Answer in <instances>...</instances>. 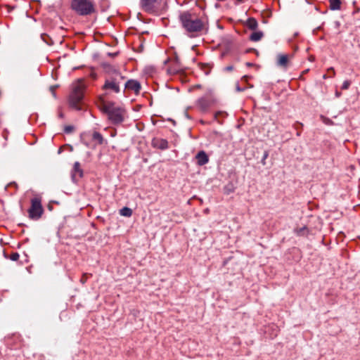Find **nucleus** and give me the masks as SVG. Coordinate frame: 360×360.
Returning <instances> with one entry per match:
<instances>
[{"instance_id":"c9c22d12","label":"nucleus","mask_w":360,"mask_h":360,"mask_svg":"<svg viewBox=\"0 0 360 360\" xmlns=\"http://www.w3.org/2000/svg\"><path fill=\"white\" fill-rule=\"evenodd\" d=\"M340 95H341V93H340V91H335V96H336V97H338H338H340Z\"/></svg>"},{"instance_id":"2eb2a0df","label":"nucleus","mask_w":360,"mask_h":360,"mask_svg":"<svg viewBox=\"0 0 360 360\" xmlns=\"http://www.w3.org/2000/svg\"><path fill=\"white\" fill-rule=\"evenodd\" d=\"M329 8L331 10H340L341 8L340 0H329Z\"/></svg>"},{"instance_id":"1a4fd4ad","label":"nucleus","mask_w":360,"mask_h":360,"mask_svg":"<svg viewBox=\"0 0 360 360\" xmlns=\"http://www.w3.org/2000/svg\"><path fill=\"white\" fill-rule=\"evenodd\" d=\"M125 88L134 91L136 94H139L141 85L136 80L130 79L126 82Z\"/></svg>"},{"instance_id":"6e6552de","label":"nucleus","mask_w":360,"mask_h":360,"mask_svg":"<svg viewBox=\"0 0 360 360\" xmlns=\"http://www.w3.org/2000/svg\"><path fill=\"white\" fill-rule=\"evenodd\" d=\"M290 60L289 56L287 54H278L277 56V65L284 69H286L289 65Z\"/></svg>"},{"instance_id":"37998d69","label":"nucleus","mask_w":360,"mask_h":360,"mask_svg":"<svg viewBox=\"0 0 360 360\" xmlns=\"http://www.w3.org/2000/svg\"><path fill=\"white\" fill-rule=\"evenodd\" d=\"M252 86H253L252 85L249 84V87H250V88H252Z\"/></svg>"},{"instance_id":"f03ea898","label":"nucleus","mask_w":360,"mask_h":360,"mask_svg":"<svg viewBox=\"0 0 360 360\" xmlns=\"http://www.w3.org/2000/svg\"><path fill=\"white\" fill-rule=\"evenodd\" d=\"M100 110L105 113L110 122L114 124H120L124 120L125 110L112 102L101 100L98 104Z\"/></svg>"},{"instance_id":"e433bc0d","label":"nucleus","mask_w":360,"mask_h":360,"mask_svg":"<svg viewBox=\"0 0 360 360\" xmlns=\"http://www.w3.org/2000/svg\"><path fill=\"white\" fill-rule=\"evenodd\" d=\"M246 65L248 66V67H252L253 65V64L251 63H247Z\"/></svg>"},{"instance_id":"72a5a7b5","label":"nucleus","mask_w":360,"mask_h":360,"mask_svg":"<svg viewBox=\"0 0 360 360\" xmlns=\"http://www.w3.org/2000/svg\"><path fill=\"white\" fill-rule=\"evenodd\" d=\"M224 115V112H217V113L215 114V118H216L217 120H218V118H219V116H221V115L222 116V115Z\"/></svg>"},{"instance_id":"20e7f679","label":"nucleus","mask_w":360,"mask_h":360,"mask_svg":"<svg viewBox=\"0 0 360 360\" xmlns=\"http://www.w3.org/2000/svg\"><path fill=\"white\" fill-rule=\"evenodd\" d=\"M108 72L111 74V76L105 79L103 89L110 90L114 93H119L120 91V84L124 80V77L112 68H110Z\"/></svg>"},{"instance_id":"39448f33","label":"nucleus","mask_w":360,"mask_h":360,"mask_svg":"<svg viewBox=\"0 0 360 360\" xmlns=\"http://www.w3.org/2000/svg\"><path fill=\"white\" fill-rule=\"evenodd\" d=\"M71 8L79 15H89L95 11L93 0H72Z\"/></svg>"},{"instance_id":"0eeeda50","label":"nucleus","mask_w":360,"mask_h":360,"mask_svg":"<svg viewBox=\"0 0 360 360\" xmlns=\"http://www.w3.org/2000/svg\"><path fill=\"white\" fill-rule=\"evenodd\" d=\"M164 0H141V6L148 13H153L159 9Z\"/></svg>"},{"instance_id":"c756f323","label":"nucleus","mask_w":360,"mask_h":360,"mask_svg":"<svg viewBox=\"0 0 360 360\" xmlns=\"http://www.w3.org/2000/svg\"><path fill=\"white\" fill-rule=\"evenodd\" d=\"M56 87H57L56 86H51L50 89H49L50 91L52 93V95L53 96V97L56 96V92H55Z\"/></svg>"},{"instance_id":"5701e85b","label":"nucleus","mask_w":360,"mask_h":360,"mask_svg":"<svg viewBox=\"0 0 360 360\" xmlns=\"http://www.w3.org/2000/svg\"><path fill=\"white\" fill-rule=\"evenodd\" d=\"M302 123H300L298 122H297L295 124H294V127L295 128V129L297 131V136H300V134H301V131H302Z\"/></svg>"},{"instance_id":"b1692460","label":"nucleus","mask_w":360,"mask_h":360,"mask_svg":"<svg viewBox=\"0 0 360 360\" xmlns=\"http://www.w3.org/2000/svg\"><path fill=\"white\" fill-rule=\"evenodd\" d=\"M201 69L204 71L205 75H208L210 72V67L206 64H201Z\"/></svg>"},{"instance_id":"f3484780","label":"nucleus","mask_w":360,"mask_h":360,"mask_svg":"<svg viewBox=\"0 0 360 360\" xmlns=\"http://www.w3.org/2000/svg\"><path fill=\"white\" fill-rule=\"evenodd\" d=\"M247 26L252 30H255L257 28V21L254 18H250L247 21Z\"/></svg>"},{"instance_id":"9b49d317","label":"nucleus","mask_w":360,"mask_h":360,"mask_svg":"<svg viewBox=\"0 0 360 360\" xmlns=\"http://www.w3.org/2000/svg\"><path fill=\"white\" fill-rule=\"evenodd\" d=\"M195 158L197 160L198 165L200 166H202L207 164L209 161L207 155L203 150L198 152L195 156Z\"/></svg>"},{"instance_id":"4c0bfd02","label":"nucleus","mask_w":360,"mask_h":360,"mask_svg":"<svg viewBox=\"0 0 360 360\" xmlns=\"http://www.w3.org/2000/svg\"><path fill=\"white\" fill-rule=\"evenodd\" d=\"M91 76H92L94 78H96V74L92 73V74H91Z\"/></svg>"},{"instance_id":"cd10ccee","label":"nucleus","mask_w":360,"mask_h":360,"mask_svg":"<svg viewBox=\"0 0 360 360\" xmlns=\"http://www.w3.org/2000/svg\"><path fill=\"white\" fill-rule=\"evenodd\" d=\"M351 84V82L349 81V80H346L343 82L342 84V89L343 90H346V89H348L349 86Z\"/></svg>"},{"instance_id":"7c9ffc66","label":"nucleus","mask_w":360,"mask_h":360,"mask_svg":"<svg viewBox=\"0 0 360 360\" xmlns=\"http://www.w3.org/2000/svg\"><path fill=\"white\" fill-rule=\"evenodd\" d=\"M268 155H269L268 153L265 152L264 154V157L262 158V160L263 165H265V160L267 158Z\"/></svg>"},{"instance_id":"aec40b11","label":"nucleus","mask_w":360,"mask_h":360,"mask_svg":"<svg viewBox=\"0 0 360 360\" xmlns=\"http://www.w3.org/2000/svg\"><path fill=\"white\" fill-rule=\"evenodd\" d=\"M4 255L6 258H9L12 261H18L20 257V255L18 252H12L9 255H8L6 252H4Z\"/></svg>"},{"instance_id":"393cba45","label":"nucleus","mask_w":360,"mask_h":360,"mask_svg":"<svg viewBox=\"0 0 360 360\" xmlns=\"http://www.w3.org/2000/svg\"><path fill=\"white\" fill-rule=\"evenodd\" d=\"M89 276H91V274H86V273L83 274V275H82V278H81V279H80V282H81L82 284H84V283L86 282V281H87V279H88V278H89Z\"/></svg>"},{"instance_id":"473e14b6","label":"nucleus","mask_w":360,"mask_h":360,"mask_svg":"<svg viewBox=\"0 0 360 360\" xmlns=\"http://www.w3.org/2000/svg\"><path fill=\"white\" fill-rule=\"evenodd\" d=\"M250 78L249 76L245 75L242 77L241 80L244 82H248V79Z\"/></svg>"},{"instance_id":"ea45409f","label":"nucleus","mask_w":360,"mask_h":360,"mask_svg":"<svg viewBox=\"0 0 360 360\" xmlns=\"http://www.w3.org/2000/svg\"><path fill=\"white\" fill-rule=\"evenodd\" d=\"M59 116H60V117H63V114H62V113H60Z\"/></svg>"},{"instance_id":"ddd939ff","label":"nucleus","mask_w":360,"mask_h":360,"mask_svg":"<svg viewBox=\"0 0 360 360\" xmlns=\"http://www.w3.org/2000/svg\"><path fill=\"white\" fill-rule=\"evenodd\" d=\"M175 64L172 67H169L167 69V72L170 75H175L179 72L181 70V66L180 65V62L178 58H175L174 61Z\"/></svg>"},{"instance_id":"2f4dec72","label":"nucleus","mask_w":360,"mask_h":360,"mask_svg":"<svg viewBox=\"0 0 360 360\" xmlns=\"http://www.w3.org/2000/svg\"><path fill=\"white\" fill-rule=\"evenodd\" d=\"M245 88H241L238 84H236V89L237 91L240 92L245 90Z\"/></svg>"},{"instance_id":"a878e982","label":"nucleus","mask_w":360,"mask_h":360,"mask_svg":"<svg viewBox=\"0 0 360 360\" xmlns=\"http://www.w3.org/2000/svg\"><path fill=\"white\" fill-rule=\"evenodd\" d=\"M74 127L73 126H71V125H68V126H65V128H64V131L66 133V134H70L72 133L73 131H74Z\"/></svg>"},{"instance_id":"423d86ee","label":"nucleus","mask_w":360,"mask_h":360,"mask_svg":"<svg viewBox=\"0 0 360 360\" xmlns=\"http://www.w3.org/2000/svg\"><path fill=\"white\" fill-rule=\"evenodd\" d=\"M44 212V209L41 205V199L39 198H34L31 200V206L28 210L29 217L33 220H37L41 218Z\"/></svg>"},{"instance_id":"c85d7f7f","label":"nucleus","mask_w":360,"mask_h":360,"mask_svg":"<svg viewBox=\"0 0 360 360\" xmlns=\"http://www.w3.org/2000/svg\"><path fill=\"white\" fill-rule=\"evenodd\" d=\"M41 39L48 44H51L49 41H48V39H49V37L46 34H41Z\"/></svg>"},{"instance_id":"79ce46f5","label":"nucleus","mask_w":360,"mask_h":360,"mask_svg":"<svg viewBox=\"0 0 360 360\" xmlns=\"http://www.w3.org/2000/svg\"><path fill=\"white\" fill-rule=\"evenodd\" d=\"M14 187H17V184L15 183H13Z\"/></svg>"},{"instance_id":"9d476101","label":"nucleus","mask_w":360,"mask_h":360,"mask_svg":"<svg viewBox=\"0 0 360 360\" xmlns=\"http://www.w3.org/2000/svg\"><path fill=\"white\" fill-rule=\"evenodd\" d=\"M152 145L155 148L165 150L168 148V141L163 139H154L152 141Z\"/></svg>"},{"instance_id":"412c9836","label":"nucleus","mask_w":360,"mask_h":360,"mask_svg":"<svg viewBox=\"0 0 360 360\" xmlns=\"http://www.w3.org/2000/svg\"><path fill=\"white\" fill-rule=\"evenodd\" d=\"M335 75V72L333 68H330L327 70V74H325L323 77V79L333 77Z\"/></svg>"},{"instance_id":"4be33fe9","label":"nucleus","mask_w":360,"mask_h":360,"mask_svg":"<svg viewBox=\"0 0 360 360\" xmlns=\"http://www.w3.org/2000/svg\"><path fill=\"white\" fill-rule=\"evenodd\" d=\"M224 193L226 195H229L230 193L234 191L233 187L232 184H228L224 188Z\"/></svg>"},{"instance_id":"bb28decb","label":"nucleus","mask_w":360,"mask_h":360,"mask_svg":"<svg viewBox=\"0 0 360 360\" xmlns=\"http://www.w3.org/2000/svg\"><path fill=\"white\" fill-rule=\"evenodd\" d=\"M307 230V228L305 226H303L300 229H295V232L297 235L302 236L304 234L305 231Z\"/></svg>"},{"instance_id":"7ed1b4c3","label":"nucleus","mask_w":360,"mask_h":360,"mask_svg":"<svg viewBox=\"0 0 360 360\" xmlns=\"http://www.w3.org/2000/svg\"><path fill=\"white\" fill-rule=\"evenodd\" d=\"M85 88L86 86L83 79H79L72 84V90L68 101L70 105L77 110L83 109Z\"/></svg>"},{"instance_id":"f704fd0d","label":"nucleus","mask_w":360,"mask_h":360,"mask_svg":"<svg viewBox=\"0 0 360 360\" xmlns=\"http://www.w3.org/2000/svg\"><path fill=\"white\" fill-rule=\"evenodd\" d=\"M226 70L227 71H231V70H233V67L232 65L227 66V67H226Z\"/></svg>"},{"instance_id":"6ab92c4d","label":"nucleus","mask_w":360,"mask_h":360,"mask_svg":"<svg viewBox=\"0 0 360 360\" xmlns=\"http://www.w3.org/2000/svg\"><path fill=\"white\" fill-rule=\"evenodd\" d=\"M120 214L122 216L129 217L132 215V210L127 207H124L120 210Z\"/></svg>"},{"instance_id":"dca6fc26","label":"nucleus","mask_w":360,"mask_h":360,"mask_svg":"<svg viewBox=\"0 0 360 360\" xmlns=\"http://www.w3.org/2000/svg\"><path fill=\"white\" fill-rule=\"evenodd\" d=\"M263 37V32L261 31L254 32L250 36V39L252 41H258Z\"/></svg>"},{"instance_id":"a19ab883","label":"nucleus","mask_w":360,"mask_h":360,"mask_svg":"<svg viewBox=\"0 0 360 360\" xmlns=\"http://www.w3.org/2000/svg\"><path fill=\"white\" fill-rule=\"evenodd\" d=\"M326 119H325V118L323 119V122H326V124H328V122H326Z\"/></svg>"},{"instance_id":"4468645a","label":"nucleus","mask_w":360,"mask_h":360,"mask_svg":"<svg viewBox=\"0 0 360 360\" xmlns=\"http://www.w3.org/2000/svg\"><path fill=\"white\" fill-rule=\"evenodd\" d=\"M83 175V171L81 169V166L79 162H76L74 164L73 172H72V178L75 179L77 176L82 177Z\"/></svg>"},{"instance_id":"f8f14e48","label":"nucleus","mask_w":360,"mask_h":360,"mask_svg":"<svg viewBox=\"0 0 360 360\" xmlns=\"http://www.w3.org/2000/svg\"><path fill=\"white\" fill-rule=\"evenodd\" d=\"M198 107L202 111L207 110L211 105V101L206 97L198 99L197 102Z\"/></svg>"},{"instance_id":"a211bd4d","label":"nucleus","mask_w":360,"mask_h":360,"mask_svg":"<svg viewBox=\"0 0 360 360\" xmlns=\"http://www.w3.org/2000/svg\"><path fill=\"white\" fill-rule=\"evenodd\" d=\"M92 140L96 141L100 145L102 144L103 143V141H104L103 137L101 135V134H100L98 131H94L93 133V134H92Z\"/></svg>"},{"instance_id":"f257e3e1","label":"nucleus","mask_w":360,"mask_h":360,"mask_svg":"<svg viewBox=\"0 0 360 360\" xmlns=\"http://www.w3.org/2000/svg\"><path fill=\"white\" fill-rule=\"evenodd\" d=\"M179 20L184 29L191 37H196L204 29V23L198 16L189 11L179 15Z\"/></svg>"},{"instance_id":"58836bf2","label":"nucleus","mask_w":360,"mask_h":360,"mask_svg":"<svg viewBox=\"0 0 360 360\" xmlns=\"http://www.w3.org/2000/svg\"><path fill=\"white\" fill-rule=\"evenodd\" d=\"M238 2L241 3L243 2L244 0H237Z\"/></svg>"}]
</instances>
